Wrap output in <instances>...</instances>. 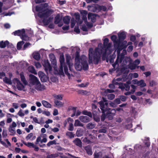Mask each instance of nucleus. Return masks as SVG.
<instances>
[{
  "label": "nucleus",
  "instance_id": "1",
  "mask_svg": "<svg viewBox=\"0 0 158 158\" xmlns=\"http://www.w3.org/2000/svg\"><path fill=\"white\" fill-rule=\"evenodd\" d=\"M109 41L108 38H105L103 40L104 47L102 46L101 44H99L98 47L96 48L94 51L93 48H89V64L92 63L93 58L94 63L97 64L101 56L102 60H105L108 56L111 53L112 50L111 47L112 44L109 43Z\"/></svg>",
  "mask_w": 158,
  "mask_h": 158
},
{
  "label": "nucleus",
  "instance_id": "2",
  "mask_svg": "<svg viewBox=\"0 0 158 158\" xmlns=\"http://www.w3.org/2000/svg\"><path fill=\"white\" fill-rule=\"evenodd\" d=\"M48 4L45 3L37 6L36 7V10L39 12L38 16L43 19V22L45 25H47L51 22L53 19L51 16L49 17L54 12L52 9H48Z\"/></svg>",
  "mask_w": 158,
  "mask_h": 158
},
{
  "label": "nucleus",
  "instance_id": "3",
  "mask_svg": "<svg viewBox=\"0 0 158 158\" xmlns=\"http://www.w3.org/2000/svg\"><path fill=\"white\" fill-rule=\"evenodd\" d=\"M75 55V67L76 69L81 71L83 68L85 70H88L89 66L87 61L86 57L84 55H82L80 59L79 53L78 51L76 52Z\"/></svg>",
  "mask_w": 158,
  "mask_h": 158
},
{
  "label": "nucleus",
  "instance_id": "4",
  "mask_svg": "<svg viewBox=\"0 0 158 158\" xmlns=\"http://www.w3.org/2000/svg\"><path fill=\"white\" fill-rule=\"evenodd\" d=\"M100 106V108L102 110V112L103 113L106 114L107 115H111V117H110V119L112 118V116L114 115L116 113V110L113 109L110 110V109L108 107V103L107 100L104 98H102V100L98 102Z\"/></svg>",
  "mask_w": 158,
  "mask_h": 158
},
{
  "label": "nucleus",
  "instance_id": "5",
  "mask_svg": "<svg viewBox=\"0 0 158 158\" xmlns=\"http://www.w3.org/2000/svg\"><path fill=\"white\" fill-rule=\"evenodd\" d=\"M60 66L59 69L58 73L60 75L64 76V73L63 71V67L64 68V70L65 74L69 78L70 77V74L68 72V68L67 66L65 65L64 63V58L63 56L61 55L60 57Z\"/></svg>",
  "mask_w": 158,
  "mask_h": 158
},
{
  "label": "nucleus",
  "instance_id": "6",
  "mask_svg": "<svg viewBox=\"0 0 158 158\" xmlns=\"http://www.w3.org/2000/svg\"><path fill=\"white\" fill-rule=\"evenodd\" d=\"M124 56L123 54L119 55L118 54L115 63L112 64V65L114 68L112 69H110L109 70V72L110 73H112L118 67L119 65L118 63H121L122 61L123 62H124L125 60H124Z\"/></svg>",
  "mask_w": 158,
  "mask_h": 158
},
{
  "label": "nucleus",
  "instance_id": "7",
  "mask_svg": "<svg viewBox=\"0 0 158 158\" xmlns=\"http://www.w3.org/2000/svg\"><path fill=\"white\" fill-rule=\"evenodd\" d=\"M43 65L44 68L46 72L51 73L52 71V68L49 62L47 60H45L44 61Z\"/></svg>",
  "mask_w": 158,
  "mask_h": 158
},
{
  "label": "nucleus",
  "instance_id": "8",
  "mask_svg": "<svg viewBox=\"0 0 158 158\" xmlns=\"http://www.w3.org/2000/svg\"><path fill=\"white\" fill-rule=\"evenodd\" d=\"M29 80L31 84L35 85L39 81L37 78L32 74L29 75Z\"/></svg>",
  "mask_w": 158,
  "mask_h": 158
},
{
  "label": "nucleus",
  "instance_id": "9",
  "mask_svg": "<svg viewBox=\"0 0 158 158\" xmlns=\"http://www.w3.org/2000/svg\"><path fill=\"white\" fill-rule=\"evenodd\" d=\"M111 39L114 42V47H117L118 48L119 47L120 41L118 39L117 36L115 35H113L111 36Z\"/></svg>",
  "mask_w": 158,
  "mask_h": 158
},
{
  "label": "nucleus",
  "instance_id": "10",
  "mask_svg": "<svg viewBox=\"0 0 158 158\" xmlns=\"http://www.w3.org/2000/svg\"><path fill=\"white\" fill-rule=\"evenodd\" d=\"M69 110L73 111V114L71 115V116L72 117L75 115L77 116H78L80 115L81 113V112L79 110L77 111L76 112V108L75 107H71L69 108Z\"/></svg>",
  "mask_w": 158,
  "mask_h": 158
},
{
  "label": "nucleus",
  "instance_id": "11",
  "mask_svg": "<svg viewBox=\"0 0 158 158\" xmlns=\"http://www.w3.org/2000/svg\"><path fill=\"white\" fill-rule=\"evenodd\" d=\"M127 41H124L120 45H119V47L118 48L117 47H116L115 48H116L117 50V52H119L121 50L124 48H125L127 46ZM119 44H120V43H119Z\"/></svg>",
  "mask_w": 158,
  "mask_h": 158
},
{
  "label": "nucleus",
  "instance_id": "12",
  "mask_svg": "<svg viewBox=\"0 0 158 158\" xmlns=\"http://www.w3.org/2000/svg\"><path fill=\"white\" fill-rule=\"evenodd\" d=\"M119 88L121 89L122 90H125L128 91L130 90V86L127 84L120 83L119 84Z\"/></svg>",
  "mask_w": 158,
  "mask_h": 158
},
{
  "label": "nucleus",
  "instance_id": "13",
  "mask_svg": "<svg viewBox=\"0 0 158 158\" xmlns=\"http://www.w3.org/2000/svg\"><path fill=\"white\" fill-rule=\"evenodd\" d=\"M25 33V31L24 29H22L21 30H18L13 32L12 34H13L15 35H17L20 36L21 37L22 35H23Z\"/></svg>",
  "mask_w": 158,
  "mask_h": 158
},
{
  "label": "nucleus",
  "instance_id": "14",
  "mask_svg": "<svg viewBox=\"0 0 158 158\" xmlns=\"http://www.w3.org/2000/svg\"><path fill=\"white\" fill-rule=\"evenodd\" d=\"M98 5H95L94 6H88V10L90 11L94 12H98L99 11Z\"/></svg>",
  "mask_w": 158,
  "mask_h": 158
},
{
  "label": "nucleus",
  "instance_id": "15",
  "mask_svg": "<svg viewBox=\"0 0 158 158\" xmlns=\"http://www.w3.org/2000/svg\"><path fill=\"white\" fill-rule=\"evenodd\" d=\"M80 120L84 123H87L90 121V118L87 116H80L79 118Z\"/></svg>",
  "mask_w": 158,
  "mask_h": 158
},
{
  "label": "nucleus",
  "instance_id": "16",
  "mask_svg": "<svg viewBox=\"0 0 158 158\" xmlns=\"http://www.w3.org/2000/svg\"><path fill=\"white\" fill-rule=\"evenodd\" d=\"M35 88L37 90H43L45 89V86L43 85H41L39 81L35 85Z\"/></svg>",
  "mask_w": 158,
  "mask_h": 158
},
{
  "label": "nucleus",
  "instance_id": "17",
  "mask_svg": "<svg viewBox=\"0 0 158 158\" xmlns=\"http://www.w3.org/2000/svg\"><path fill=\"white\" fill-rule=\"evenodd\" d=\"M88 19L93 22H94L96 20V17L92 13H89L88 14Z\"/></svg>",
  "mask_w": 158,
  "mask_h": 158
},
{
  "label": "nucleus",
  "instance_id": "18",
  "mask_svg": "<svg viewBox=\"0 0 158 158\" xmlns=\"http://www.w3.org/2000/svg\"><path fill=\"white\" fill-rule=\"evenodd\" d=\"M73 142L74 144L79 147H81L82 146V142L81 140L78 138H76L73 141Z\"/></svg>",
  "mask_w": 158,
  "mask_h": 158
},
{
  "label": "nucleus",
  "instance_id": "19",
  "mask_svg": "<svg viewBox=\"0 0 158 158\" xmlns=\"http://www.w3.org/2000/svg\"><path fill=\"white\" fill-rule=\"evenodd\" d=\"M20 76L21 81L23 82V84L25 85H27L28 82L26 79L25 77L23 74V73L22 72L20 74Z\"/></svg>",
  "mask_w": 158,
  "mask_h": 158
},
{
  "label": "nucleus",
  "instance_id": "20",
  "mask_svg": "<svg viewBox=\"0 0 158 158\" xmlns=\"http://www.w3.org/2000/svg\"><path fill=\"white\" fill-rule=\"evenodd\" d=\"M84 149L89 155H91L92 154L93 152L92 151V148L90 146L88 145L85 147Z\"/></svg>",
  "mask_w": 158,
  "mask_h": 158
},
{
  "label": "nucleus",
  "instance_id": "21",
  "mask_svg": "<svg viewBox=\"0 0 158 158\" xmlns=\"http://www.w3.org/2000/svg\"><path fill=\"white\" fill-rule=\"evenodd\" d=\"M17 81V87L19 90H22L24 88V86L21 83L20 81L18 79H16Z\"/></svg>",
  "mask_w": 158,
  "mask_h": 158
},
{
  "label": "nucleus",
  "instance_id": "22",
  "mask_svg": "<svg viewBox=\"0 0 158 158\" xmlns=\"http://www.w3.org/2000/svg\"><path fill=\"white\" fill-rule=\"evenodd\" d=\"M84 133V130L81 129H78L76 131V136L78 137H80L82 136Z\"/></svg>",
  "mask_w": 158,
  "mask_h": 158
},
{
  "label": "nucleus",
  "instance_id": "23",
  "mask_svg": "<svg viewBox=\"0 0 158 158\" xmlns=\"http://www.w3.org/2000/svg\"><path fill=\"white\" fill-rule=\"evenodd\" d=\"M9 44V42L6 40L4 42L3 41H2L0 42V48H4Z\"/></svg>",
  "mask_w": 158,
  "mask_h": 158
},
{
  "label": "nucleus",
  "instance_id": "24",
  "mask_svg": "<svg viewBox=\"0 0 158 158\" xmlns=\"http://www.w3.org/2000/svg\"><path fill=\"white\" fill-rule=\"evenodd\" d=\"M42 103L44 106L46 108H51L52 105L48 102L45 101L43 100L42 101Z\"/></svg>",
  "mask_w": 158,
  "mask_h": 158
},
{
  "label": "nucleus",
  "instance_id": "25",
  "mask_svg": "<svg viewBox=\"0 0 158 158\" xmlns=\"http://www.w3.org/2000/svg\"><path fill=\"white\" fill-rule=\"evenodd\" d=\"M54 103L57 107H61L64 106V103L60 101H59L57 100H55Z\"/></svg>",
  "mask_w": 158,
  "mask_h": 158
},
{
  "label": "nucleus",
  "instance_id": "26",
  "mask_svg": "<svg viewBox=\"0 0 158 158\" xmlns=\"http://www.w3.org/2000/svg\"><path fill=\"white\" fill-rule=\"evenodd\" d=\"M119 40H124L126 37V34L124 32H123L118 34Z\"/></svg>",
  "mask_w": 158,
  "mask_h": 158
},
{
  "label": "nucleus",
  "instance_id": "27",
  "mask_svg": "<svg viewBox=\"0 0 158 158\" xmlns=\"http://www.w3.org/2000/svg\"><path fill=\"white\" fill-rule=\"evenodd\" d=\"M74 125L75 127H83L84 126V124L81 123L78 119H76L75 120Z\"/></svg>",
  "mask_w": 158,
  "mask_h": 158
},
{
  "label": "nucleus",
  "instance_id": "28",
  "mask_svg": "<svg viewBox=\"0 0 158 158\" xmlns=\"http://www.w3.org/2000/svg\"><path fill=\"white\" fill-rule=\"evenodd\" d=\"M137 85L141 87H143L146 86V84L144 82V80H141L139 81Z\"/></svg>",
  "mask_w": 158,
  "mask_h": 158
},
{
  "label": "nucleus",
  "instance_id": "29",
  "mask_svg": "<svg viewBox=\"0 0 158 158\" xmlns=\"http://www.w3.org/2000/svg\"><path fill=\"white\" fill-rule=\"evenodd\" d=\"M33 58L37 60H39L40 57V53L38 52H34L33 53Z\"/></svg>",
  "mask_w": 158,
  "mask_h": 158
},
{
  "label": "nucleus",
  "instance_id": "30",
  "mask_svg": "<svg viewBox=\"0 0 158 158\" xmlns=\"http://www.w3.org/2000/svg\"><path fill=\"white\" fill-rule=\"evenodd\" d=\"M95 126L96 124L92 123H89L86 126L87 128L88 129H93L95 128Z\"/></svg>",
  "mask_w": 158,
  "mask_h": 158
},
{
  "label": "nucleus",
  "instance_id": "31",
  "mask_svg": "<svg viewBox=\"0 0 158 158\" xmlns=\"http://www.w3.org/2000/svg\"><path fill=\"white\" fill-rule=\"evenodd\" d=\"M70 17L68 16L64 17L63 18L64 23L66 24H69L70 21Z\"/></svg>",
  "mask_w": 158,
  "mask_h": 158
},
{
  "label": "nucleus",
  "instance_id": "32",
  "mask_svg": "<svg viewBox=\"0 0 158 158\" xmlns=\"http://www.w3.org/2000/svg\"><path fill=\"white\" fill-rule=\"evenodd\" d=\"M59 154L58 153H54L47 155V158H55L58 157Z\"/></svg>",
  "mask_w": 158,
  "mask_h": 158
},
{
  "label": "nucleus",
  "instance_id": "33",
  "mask_svg": "<svg viewBox=\"0 0 158 158\" xmlns=\"http://www.w3.org/2000/svg\"><path fill=\"white\" fill-rule=\"evenodd\" d=\"M66 135L70 138H73L74 137L75 134L72 132L68 131L66 133Z\"/></svg>",
  "mask_w": 158,
  "mask_h": 158
},
{
  "label": "nucleus",
  "instance_id": "34",
  "mask_svg": "<svg viewBox=\"0 0 158 158\" xmlns=\"http://www.w3.org/2000/svg\"><path fill=\"white\" fill-rule=\"evenodd\" d=\"M28 70L29 72H30L34 73V74H37L36 71H35V69H34V67L32 66H30L28 67Z\"/></svg>",
  "mask_w": 158,
  "mask_h": 158
},
{
  "label": "nucleus",
  "instance_id": "35",
  "mask_svg": "<svg viewBox=\"0 0 158 158\" xmlns=\"http://www.w3.org/2000/svg\"><path fill=\"white\" fill-rule=\"evenodd\" d=\"M24 43V42L23 41H20L19 42L17 45V49L18 50H20L22 47V45Z\"/></svg>",
  "mask_w": 158,
  "mask_h": 158
},
{
  "label": "nucleus",
  "instance_id": "36",
  "mask_svg": "<svg viewBox=\"0 0 158 158\" xmlns=\"http://www.w3.org/2000/svg\"><path fill=\"white\" fill-rule=\"evenodd\" d=\"M23 143L24 145H25L29 147H34L35 145L32 143L28 142L27 143L24 141H23Z\"/></svg>",
  "mask_w": 158,
  "mask_h": 158
},
{
  "label": "nucleus",
  "instance_id": "37",
  "mask_svg": "<svg viewBox=\"0 0 158 158\" xmlns=\"http://www.w3.org/2000/svg\"><path fill=\"white\" fill-rule=\"evenodd\" d=\"M3 81L6 83L9 84H11L12 82L10 79L7 78V77H5L3 79Z\"/></svg>",
  "mask_w": 158,
  "mask_h": 158
},
{
  "label": "nucleus",
  "instance_id": "38",
  "mask_svg": "<svg viewBox=\"0 0 158 158\" xmlns=\"http://www.w3.org/2000/svg\"><path fill=\"white\" fill-rule=\"evenodd\" d=\"M49 57L51 61L52 62H53L54 63L55 62L56 59L55 56L53 54H50L49 55Z\"/></svg>",
  "mask_w": 158,
  "mask_h": 158
},
{
  "label": "nucleus",
  "instance_id": "39",
  "mask_svg": "<svg viewBox=\"0 0 158 158\" xmlns=\"http://www.w3.org/2000/svg\"><path fill=\"white\" fill-rule=\"evenodd\" d=\"M60 18L59 15H57L55 18L54 23L55 24L58 23L60 21Z\"/></svg>",
  "mask_w": 158,
  "mask_h": 158
},
{
  "label": "nucleus",
  "instance_id": "40",
  "mask_svg": "<svg viewBox=\"0 0 158 158\" xmlns=\"http://www.w3.org/2000/svg\"><path fill=\"white\" fill-rule=\"evenodd\" d=\"M21 38L24 40L27 41H28L29 40L30 38L29 37L27 36V35H25V33L23 35H22V36L21 37Z\"/></svg>",
  "mask_w": 158,
  "mask_h": 158
},
{
  "label": "nucleus",
  "instance_id": "41",
  "mask_svg": "<svg viewBox=\"0 0 158 158\" xmlns=\"http://www.w3.org/2000/svg\"><path fill=\"white\" fill-rule=\"evenodd\" d=\"M56 140H54L52 141H49V142L47 144V145L49 147L51 145H53V144H56Z\"/></svg>",
  "mask_w": 158,
  "mask_h": 158
},
{
  "label": "nucleus",
  "instance_id": "42",
  "mask_svg": "<svg viewBox=\"0 0 158 158\" xmlns=\"http://www.w3.org/2000/svg\"><path fill=\"white\" fill-rule=\"evenodd\" d=\"M40 79L41 81L43 82H45L47 81L48 78L45 75L43 77H42L40 78Z\"/></svg>",
  "mask_w": 158,
  "mask_h": 158
},
{
  "label": "nucleus",
  "instance_id": "43",
  "mask_svg": "<svg viewBox=\"0 0 158 158\" xmlns=\"http://www.w3.org/2000/svg\"><path fill=\"white\" fill-rule=\"evenodd\" d=\"M98 7L99 10V11L101 10H102L103 11H106V10L107 8L105 6H100L98 5Z\"/></svg>",
  "mask_w": 158,
  "mask_h": 158
},
{
  "label": "nucleus",
  "instance_id": "44",
  "mask_svg": "<svg viewBox=\"0 0 158 158\" xmlns=\"http://www.w3.org/2000/svg\"><path fill=\"white\" fill-rule=\"evenodd\" d=\"M76 21L77 22V23L79 24H81L82 23V21H79L80 19V16L79 14L77 15L76 16Z\"/></svg>",
  "mask_w": 158,
  "mask_h": 158
},
{
  "label": "nucleus",
  "instance_id": "45",
  "mask_svg": "<svg viewBox=\"0 0 158 158\" xmlns=\"http://www.w3.org/2000/svg\"><path fill=\"white\" fill-rule=\"evenodd\" d=\"M9 132L12 133L14 134L15 133V128L10 127L9 128Z\"/></svg>",
  "mask_w": 158,
  "mask_h": 158
},
{
  "label": "nucleus",
  "instance_id": "46",
  "mask_svg": "<svg viewBox=\"0 0 158 158\" xmlns=\"http://www.w3.org/2000/svg\"><path fill=\"white\" fill-rule=\"evenodd\" d=\"M107 97L108 99L112 100L115 97V95L113 94H110L108 95Z\"/></svg>",
  "mask_w": 158,
  "mask_h": 158
},
{
  "label": "nucleus",
  "instance_id": "47",
  "mask_svg": "<svg viewBox=\"0 0 158 158\" xmlns=\"http://www.w3.org/2000/svg\"><path fill=\"white\" fill-rule=\"evenodd\" d=\"M75 24V19L74 18H73L71 20V27L72 28H73Z\"/></svg>",
  "mask_w": 158,
  "mask_h": 158
},
{
  "label": "nucleus",
  "instance_id": "48",
  "mask_svg": "<svg viewBox=\"0 0 158 158\" xmlns=\"http://www.w3.org/2000/svg\"><path fill=\"white\" fill-rule=\"evenodd\" d=\"M157 83L154 80L150 81L149 82V85L151 86H153L156 85Z\"/></svg>",
  "mask_w": 158,
  "mask_h": 158
},
{
  "label": "nucleus",
  "instance_id": "49",
  "mask_svg": "<svg viewBox=\"0 0 158 158\" xmlns=\"http://www.w3.org/2000/svg\"><path fill=\"white\" fill-rule=\"evenodd\" d=\"M71 57L70 56L67 55L66 56V60L68 65L70 64L69 61Z\"/></svg>",
  "mask_w": 158,
  "mask_h": 158
},
{
  "label": "nucleus",
  "instance_id": "50",
  "mask_svg": "<svg viewBox=\"0 0 158 158\" xmlns=\"http://www.w3.org/2000/svg\"><path fill=\"white\" fill-rule=\"evenodd\" d=\"M101 153L100 152L95 153L94 154V158H100Z\"/></svg>",
  "mask_w": 158,
  "mask_h": 158
},
{
  "label": "nucleus",
  "instance_id": "51",
  "mask_svg": "<svg viewBox=\"0 0 158 158\" xmlns=\"http://www.w3.org/2000/svg\"><path fill=\"white\" fill-rule=\"evenodd\" d=\"M83 13L84 14L83 17L82 18L83 19V20H85L87 19V18H86V15L87 14V11L85 10H83Z\"/></svg>",
  "mask_w": 158,
  "mask_h": 158
},
{
  "label": "nucleus",
  "instance_id": "52",
  "mask_svg": "<svg viewBox=\"0 0 158 158\" xmlns=\"http://www.w3.org/2000/svg\"><path fill=\"white\" fill-rule=\"evenodd\" d=\"M18 114L20 116L22 117L25 114L23 112V110L22 109H20L19 111V112L18 113Z\"/></svg>",
  "mask_w": 158,
  "mask_h": 158
},
{
  "label": "nucleus",
  "instance_id": "53",
  "mask_svg": "<svg viewBox=\"0 0 158 158\" xmlns=\"http://www.w3.org/2000/svg\"><path fill=\"white\" fill-rule=\"evenodd\" d=\"M74 129L73 124L72 123H70L69 126L68 130L70 131H73Z\"/></svg>",
  "mask_w": 158,
  "mask_h": 158
},
{
  "label": "nucleus",
  "instance_id": "54",
  "mask_svg": "<svg viewBox=\"0 0 158 158\" xmlns=\"http://www.w3.org/2000/svg\"><path fill=\"white\" fill-rule=\"evenodd\" d=\"M98 132L99 133H106V128L103 127L102 128L99 130L98 131Z\"/></svg>",
  "mask_w": 158,
  "mask_h": 158
},
{
  "label": "nucleus",
  "instance_id": "55",
  "mask_svg": "<svg viewBox=\"0 0 158 158\" xmlns=\"http://www.w3.org/2000/svg\"><path fill=\"white\" fill-rule=\"evenodd\" d=\"M54 97L56 99L61 100L62 99V96L61 95H56L54 96Z\"/></svg>",
  "mask_w": 158,
  "mask_h": 158
},
{
  "label": "nucleus",
  "instance_id": "56",
  "mask_svg": "<svg viewBox=\"0 0 158 158\" xmlns=\"http://www.w3.org/2000/svg\"><path fill=\"white\" fill-rule=\"evenodd\" d=\"M42 141V139H41V137L40 136L38 137L36 140L35 143L36 144H38L40 142L41 143V141Z\"/></svg>",
  "mask_w": 158,
  "mask_h": 158
},
{
  "label": "nucleus",
  "instance_id": "57",
  "mask_svg": "<svg viewBox=\"0 0 158 158\" xmlns=\"http://www.w3.org/2000/svg\"><path fill=\"white\" fill-rule=\"evenodd\" d=\"M33 134L32 133H30L26 137V139L27 140H28L30 139L33 136Z\"/></svg>",
  "mask_w": 158,
  "mask_h": 158
},
{
  "label": "nucleus",
  "instance_id": "58",
  "mask_svg": "<svg viewBox=\"0 0 158 158\" xmlns=\"http://www.w3.org/2000/svg\"><path fill=\"white\" fill-rule=\"evenodd\" d=\"M31 45V44L29 43H26L23 46V50H25L28 47H29Z\"/></svg>",
  "mask_w": 158,
  "mask_h": 158
},
{
  "label": "nucleus",
  "instance_id": "59",
  "mask_svg": "<svg viewBox=\"0 0 158 158\" xmlns=\"http://www.w3.org/2000/svg\"><path fill=\"white\" fill-rule=\"evenodd\" d=\"M114 103H115V104H116L117 105L119 104L120 103V99L118 98H116V99L114 100Z\"/></svg>",
  "mask_w": 158,
  "mask_h": 158
},
{
  "label": "nucleus",
  "instance_id": "60",
  "mask_svg": "<svg viewBox=\"0 0 158 158\" xmlns=\"http://www.w3.org/2000/svg\"><path fill=\"white\" fill-rule=\"evenodd\" d=\"M2 137L3 138H6V136L7 134V131L6 130H3V132L2 133Z\"/></svg>",
  "mask_w": 158,
  "mask_h": 158
},
{
  "label": "nucleus",
  "instance_id": "61",
  "mask_svg": "<svg viewBox=\"0 0 158 158\" xmlns=\"http://www.w3.org/2000/svg\"><path fill=\"white\" fill-rule=\"evenodd\" d=\"M144 143L146 145L147 147H148L150 145V142L149 141V139H147V140H145Z\"/></svg>",
  "mask_w": 158,
  "mask_h": 158
},
{
  "label": "nucleus",
  "instance_id": "62",
  "mask_svg": "<svg viewBox=\"0 0 158 158\" xmlns=\"http://www.w3.org/2000/svg\"><path fill=\"white\" fill-rule=\"evenodd\" d=\"M35 65L37 68H39L41 67V65L40 63L39 62H35Z\"/></svg>",
  "mask_w": 158,
  "mask_h": 158
},
{
  "label": "nucleus",
  "instance_id": "63",
  "mask_svg": "<svg viewBox=\"0 0 158 158\" xmlns=\"http://www.w3.org/2000/svg\"><path fill=\"white\" fill-rule=\"evenodd\" d=\"M109 105L110 106L112 107H115L117 106V105L114 102H110V103Z\"/></svg>",
  "mask_w": 158,
  "mask_h": 158
},
{
  "label": "nucleus",
  "instance_id": "64",
  "mask_svg": "<svg viewBox=\"0 0 158 158\" xmlns=\"http://www.w3.org/2000/svg\"><path fill=\"white\" fill-rule=\"evenodd\" d=\"M38 74L39 77L40 78L42 77L45 75L44 73L41 71L39 72Z\"/></svg>",
  "mask_w": 158,
  "mask_h": 158
}]
</instances>
